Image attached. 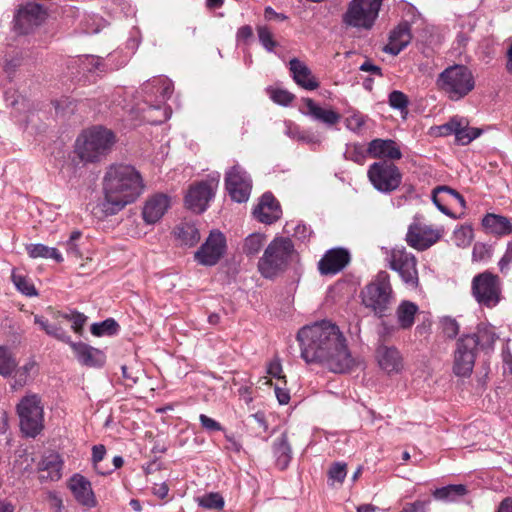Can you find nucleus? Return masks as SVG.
Segmentation results:
<instances>
[{
    "label": "nucleus",
    "instance_id": "nucleus-1",
    "mask_svg": "<svg viewBox=\"0 0 512 512\" xmlns=\"http://www.w3.org/2000/svg\"><path fill=\"white\" fill-rule=\"evenodd\" d=\"M301 358L307 364H319L333 373L349 372L355 365L340 328L322 320L302 327L297 333Z\"/></svg>",
    "mask_w": 512,
    "mask_h": 512
},
{
    "label": "nucleus",
    "instance_id": "nucleus-2",
    "mask_svg": "<svg viewBox=\"0 0 512 512\" xmlns=\"http://www.w3.org/2000/svg\"><path fill=\"white\" fill-rule=\"evenodd\" d=\"M143 190V179L133 166H110L103 179V211L107 215L116 214L126 205L133 203Z\"/></svg>",
    "mask_w": 512,
    "mask_h": 512
},
{
    "label": "nucleus",
    "instance_id": "nucleus-3",
    "mask_svg": "<svg viewBox=\"0 0 512 512\" xmlns=\"http://www.w3.org/2000/svg\"><path fill=\"white\" fill-rule=\"evenodd\" d=\"M361 302L365 308L382 318L387 315L395 301L388 272L379 271L360 292Z\"/></svg>",
    "mask_w": 512,
    "mask_h": 512
},
{
    "label": "nucleus",
    "instance_id": "nucleus-4",
    "mask_svg": "<svg viewBox=\"0 0 512 512\" xmlns=\"http://www.w3.org/2000/svg\"><path fill=\"white\" fill-rule=\"evenodd\" d=\"M115 142L116 136L111 130L95 126L77 138L75 152L82 161L97 162L111 151Z\"/></svg>",
    "mask_w": 512,
    "mask_h": 512
},
{
    "label": "nucleus",
    "instance_id": "nucleus-5",
    "mask_svg": "<svg viewBox=\"0 0 512 512\" xmlns=\"http://www.w3.org/2000/svg\"><path fill=\"white\" fill-rule=\"evenodd\" d=\"M294 253V244L289 237H275L258 261L259 273L267 279L276 277L287 269Z\"/></svg>",
    "mask_w": 512,
    "mask_h": 512
},
{
    "label": "nucleus",
    "instance_id": "nucleus-6",
    "mask_svg": "<svg viewBox=\"0 0 512 512\" xmlns=\"http://www.w3.org/2000/svg\"><path fill=\"white\" fill-rule=\"evenodd\" d=\"M47 312L55 321L53 324L49 323L48 319L41 315H34V323L39 325L40 329L43 330L47 335L61 341L63 343L70 342V336L67 331L63 328V321H70L71 329L79 336H82L84 332V326L87 321V316L76 310H72L70 313H64L59 310H55L51 306L47 308Z\"/></svg>",
    "mask_w": 512,
    "mask_h": 512
},
{
    "label": "nucleus",
    "instance_id": "nucleus-7",
    "mask_svg": "<svg viewBox=\"0 0 512 512\" xmlns=\"http://www.w3.org/2000/svg\"><path fill=\"white\" fill-rule=\"evenodd\" d=\"M441 91L453 101L468 95L475 87V79L471 70L464 65H453L442 71L437 79Z\"/></svg>",
    "mask_w": 512,
    "mask_h": 512
},
{
    "label": "nucleus",
    "instance_id": "nucleus-8",
    "mask_svg": "<svg viewBox=\"0 0 512 512\" xmlns=\"http://www.w3.org/2000/svg\"><path fill=\"white\" fill-rule=\"evenodd\" d=\"M383 0H351L342 15L347 27L370 30L378 16Z\"/></svg>",
    "mask_w": 512,
    "mask_h": 512
},
{
    "label": "nucleus",
    "instance_id": "nucleus-9",
    "mask_svg": "<svg viewBox=\"0 0 512 512\" xmlns=\"http://www.w3.org/2000/svg\"><path fill=\"white\" fill-rule=\"evenodd\" d=\"M20 429L27 437L35 438L44 428V410L37 394L24 396L17 407Z\"/></svg>",
    "mask_w": 512,
    "mask_h": 512
},
{
    "label": "nucleus",
    "instance_id": "nucleus-10",
    "mask_svg": "<svg viewBox=\"0 0 512 512\" xmlns=\"http://www.w3.org/2000/svg\"><path fill=\"white\" fill-rule=\"evenodd\" d=\"M471 294L479 305L494 308L502 299L500 277L490 271L475 275L471 282Z\"/></svg>",
    "mask_w": 512,
    "mask_h": 512
},
{
    "label": "nucleus",
    "instance_id": "nucleus-11",
    "mask_svg": "<svg viewBox=\"0 0 512 512\" xmlns=\"http://www.w3.org/2000/svg\"><path fill=\"white\" fill-rule=\"evenodd\" d=\"M386 261L388 267L395 271L403 284L412 290H416L419 285V274L417 269V258L404 247L393 248L387 254Z\"/></svg>",
    "mask_w": 512,
    "mask_h": 512
},
{
    "label": "nucleus",
    "instance_id": "nucleus-12",
    "mask_svg": "<svg viewBox=\"0 0 512 512\" xmlns=\"http://www.w3.org/2000/svg\"><path fill=\"white\" fill-rule=\"evenodd\" d=\"M367 176L373 187L381 193H391L399 188L402 182L400 169L387 160L371 164Z\"/></svg>",
    "mask_w": 512,
    "mask_h": 512
},
{
    "label": "nucleus",
    "instance_id": "nucleus-13",
    "mask_svg": "<svg viewBox=\"0 0 512 512\" xmlns=\"http://www.w3.org/2000/svg\"><path fill=\"white\" fill-rule=\"evenodd\" d=\"M475 340L466 334L456 341L453 356V372L458 377H469L475 365L478 348Z\"/></svg>",
    "mask_w": 512,
    "mask_h": 512
},
{
    "label": "nucleus",
    "instance_id": "nucleus-14",
    "mask_svg": "<svg viewBox=\"0 0 512 512\" xmlns=\"http://www.w3.org/2000/svg\"><path fill=\"white\" fill-rule=\"evenodd\" d=\"M226 238L220 231H212L195 253V260L204 266H214L224 256Z\"/></svg>",
    "mask_w": 512,
    "mask_h": 512
},
{
    "label": "nucleus",
    "instance_id": "nucleus-15",
    "mask_svg": "<svg viewBox=\"0 0 512 512\" xmlns=\"http://www.w3.org/2000/svg\"><path fill=\"white\" fill-rule=\"evenodd\" d=\"M47 17V12L42 5L35 2H27L19 6L14 16V27L21 34H27L35 27L41 25Z\"/></svg>",
    "mask_w": 512,
    "mask_h": 512
},
{
    "label": "nucleus",
    "instance_id": "nucleus-16",
    "mask_svg": "<svg viewBox=\"0 0 512 512\" xmlns=\"http://www.w3.org/2000/svg\"><path fill=\"white\" fill-rule=\"evenodd\" d=\"M218 182L214 180L200 181L190 186L186 196V207L195 213L204 212L209 201L214 197Z\"/></svg>",
    "mask_w": 512,
    "mask_h": 512
},
{
    "label": "nucleus",
    "instance_id": "nucleus-17",
    "mask_svg": "<svg viewBox=\"0 0 512 512\" xmlns=\"http://www.w3.org/2000/svg\"><path fill=\"white\" fill-rule=\"evenodd\" d=\"M226 189L231 198L239 203L248 200L251 190V180L239 166L232 167L225 176Z\"/></svg>",
    "mask_w": 512,
    "mask_h": 512
},
{
    "label": "nucleus",
    "instance_id": "nucleus-18",
    "mask_svg": "<svg viewBox=\"0 0 512 512\" xmlns=\"http://www.w3.org/2000/svg\"><path fill=\"white\" fill-rule=\"evenodd\" d=\"M441 237V232L431 226L413 223L406 234L407 244L419 251H423L435 244Z\"/></svg>",
    "mask_w": 512,
    "mask_h": 512
},
{
    "label": "nucleus",
    "instance_id": "nucleus-19",
    "mask_svg": "<svg viewBox=\"0 0 512 512\" xmlns=\"http://www.w3.org/2000/svg\"><path fill=\"white\" fill-rule=\"evenodd\" d=\"M350 261V255L343 248L328 250L318 262V270L322 275H334L343 270Z\"/></svg>",
    "mask_w": 512,
    "mask_h": 512
},
{
    "label": "nucleus",
    "instance_id": "nucleus-20",
    "mask_svg": "<svg viewBox=\"0 0 512 512\" xmlns=\"http://www.w3.org/2000/svg\"><path fill=\"white\" fill-rule=\"evenodd\" d=\"M68 487L79 504L88 508L97 505L91 482L84 476L74 474L68 481Z\"/></svg>",
    "mask_w": 512,
    "mask_h": 512
},
{
    "label": "nucleus",
    "instance_id": "nucleus-21",
    "mask_svg": "<svg viewBox=\"0 0 512 512\" xmlns=\"http://www.w3.org/2000/svg\"><path fill=\"white\" fill-rule=\"evenodd\" d=\"M366 152L372 158H378L390 162L402 158V152L399 146L392 139H373L368 143Z\"/></svg>",
    "mask_w": 512,
    "mask_h": 512
},
{
    "label": "nucleus",
    "instance_id": "nucleus-22",
    "mask_svg": "<svg viewBox=\"0 0 512 512\" xmlns=\"http://www.w3.org/2000/svg\"><path fill=\"white\" fill-rule=\"evenodd\" d=\"M376 358L382 370L391 374L403 369V358L395 346L380 344L376 349Z\"/></svg>",
    "mask_w": 512,
    "mask_h": 512
},
{
    "label": "nucleus",
    "instance_id": "nucleus-23",
    "mask_svg": "<svg viewBox=\"0 0 512 512\" xmlns=\"http://www.w3.org/2000/svg\"><path fill=\"white\" fill-rule=\"evenodd\" d=\"M173 91L172 83L168 79L154 78L142 86L144 101L164 105L166 99L170 97Z\"/></svg>",
    "mask_w": 512,
    "mask_h": 512
},
{
    "label": "nucleus",
    "instance_id": "nucleus-24",
    "mask_svg": "<svg viewBox=\"0 0 512 512\" xmlns=\"http://www.w3.org/2000/svg\"><path fill=\"white\" fill-rule=\"evenodd\" d=\"M65 343L71 347L77 360L82 365L96 367L104 364L105 355L101 350L83 342H73L71 339L70 342Z\"/></svg>",
    "mask_w": 512,
    "mask_h": 512
},
{
    "label": "nucleus",
    "instance_id": "nucleus-25",
    "mask_svg": "<svg viewBox=\"0 0 512 512\" xmlns=\"http://www.w3.org/2000/svg\"><path fill=\"white\" fill-rule=\"evenodd\" d=\"M450 200L457 201L463 208L465 207L464 197L455 189L449 186H437L432 190V201L436 207L445 215L455 218L454 214L448 208Z\"/></svg>",
    "mask_w": 512,
    "mask_h": 512
},
{
    "label": "nucleus",
    "instance_id": "nucleus-26",
    "mask_svg": "<svg viewBox=\"0 0 512 512\" xmlns=\"http://www.w3.org/2000/svg\"><path fill=\"white\" fill-rule=\"evenodd\" d=\"M254 216L262 223L271 224L281 216L279 202L271 193L262 195L260 202L254 209Z\"/></svg>",
    "mask_w": 512,
    "mask_h": 512
},
{
    "label": "nucleus",
    "instance_id": "nucleus-27",
    "mask_svg": "<svg viewBox=\"0 0 512 512\" xmlns=\"http://www.w3.org/2000/svg\"><path fill=\"white\" fill-rule=\"evenodd\" d=\"M481 224L486 233L497 238L512 234V221L504 215L487 213L482 218Z\"/></svg>",
    "mask_w": 512,
    "mask_h": 512
},
{
    "label": "nucleus",
    "instance_id": "nucleus-28",
    "mask_svg": "<svg viewBox=\"0 0 512 512\" xmlns=\"http://www.w3.org/2000/svg\"><path fill=\"white\" fill-rule=\"evenodd\" d=\"M289 66L293 80L297 85L310 91L319 87V82L304 62L297 58H293L290 60Z\"/></svg>",
    "mask_w": 512,
    "mask_h": 512
},
{
    "label": "nucleus",
    "instance_id": "nucleus-29",
    "mask_svg": "<svg viewBox=\"0 0 512 512\" xmlns=\"http://www.w3.org/2000/svg\"><path fill=\"white\" fill-rule=\"evenodd\" d=\"M302 101L306 108V110L302 112L316 121L324 123L327 126H334L341 120V115L338 112L321 107L311 98H303Z\"/></svg>",
    "mask_w": 512,
    "mask_h": 512
},
{
    "label": "nucleus",
    "instance_id": "nucleus-30",
    "mask_svg": "<svg viewBox=\"0 0 512 512\" xmlns=\"http://www.w3.org/2000/svg\"><path fill=\"white\" fill-rule=\"evenodd\" d=\"M169 207V198L164 194H155L150 197L142 210V216L147 224L159 221Z\"/></svg>",
    "mask_w": 512,
    "mask_h": 512
},
{
    "label": "nucleus",
    "instance_id": "nucleus-31",
    "mask_svg": "<svg viewBox=\"0 0 512 512\" xmlns=\"http://www.w3.org/2000/svg\"><path fill=\"white\" fill-rule=\"evenodd\" d=\"M272 455L274 464L279 470L283 471L288 468L293 458V452L286 432L273 441Z\"/></svg>",
    "mask_w": 512,
    "mask_h": 512
},
{
    "label": "nucleus",
    "instance_id": "nucleus-32",
    "mask_svg": "<svg viewBox=\"0 0 512 512\" xmlns=\"http://www.w3.org/2000/svg\"><path fill=\"white\" fill-rule=\"evenodd\" d=\"M411 39L410 24L402 22L391 31L389 43L384 50L389 54L398 55L411 42Z\"/></svg>",
    "mask_w": 512,
    "mask_h": 512
},
{
    "label": "nucleus",
    "instance_id": "nucleus-33",
    "mask_svg": "<svg viewBox=\"0 0 512 512\" xmlns=\"http://www.w3.org/2000/svg\"><path fill=\"white\" fill-rule=\"evenodd\" d=\"M63 460L58 453H50L39 463L40 480L58 481L62 477Z\"/></svg>",
    "mask_w": 512,
    "mask_h": 512
},
{
    "label": "nucleus",
    "instance_id": "nucleus-34",
    "mask_svg": "<svg viewBox=\"0 0 512 512\" xmlns=\"http://www.w3.org/2000/svg\"><path fill=\"white\" fill-rule=\"evenodd\" d=\"M13 372L14 375L10 387L16 391L27 385L37 374L38 364L34 359H29L19 368H15Z\"/></svg>",
    "mask_w": 512,
    "mask_h": 512
},
{
    "label": "nucleus",
    "instance_id": "nucleus-35",
    "mask_svg": "<svg viewBox=\"0 0 512 512\" xmlns=\"http://www.w3.org/2000/svg\"><path fill=\"white\" fill-rule=\"evenodd\" d=\"M466 335L474 338L478 350L492 349L498 339L495 328L487 323L478 324L474 333Z\"/></svg>",
    "mask_w": 512,
    "mask_h": 512
},
{
    "label": "nucleus",
    "instance_id": "nucleus-36",
    "mask_svg": "<svg viewBox=\"0 0 512 512\" xmlns=\"http://www.w3.org/2000/svg\"><path fill=\"white\" fill-rule=\"evenodd\" d=\"M137 111L141 112L140 120L149 124H160L168 119L163 105L153 103V101H144V106L138 107Z\"/></svg>",
    "mask_w": 512,
    "mask_h": 512
},
{
    "label": "nucleus",
    "instance_id": "nucleus-37",
    "mask_svg": "<svg viewBox=\"0 0 512 512\" xmlns=\"http://www.w3.org/2000/svg\"><path fill=\"white\" fill-rule=\"evenodd\" d=\"M418 310L419 308L414 302L408 300L402 301L396 310L399 327L404 330L410 329L414 325Z\"/></svg>",
    "mask_w": 512,
    "mask_h": 512
},
{
    "label": "nucleus",
    "instance_id": "nucleus-38",
    "mask_svg": "<svg viewBox=\"0 0 512 512\" xmlns=\"http://www.w3.org/2000/svg\"><path fill=\"white\" fill-rule=\"evenodd\" d=\"M26 250L31 258H51L58 263L63 261V257L58 249L44 244H30L26 247Z\"/></svg>",
    "mask_w": 512,
    "mask_h": 512
},
{
    "label": "nucleus",
    "instance_id": "nucleus-39",
    "mask_svg": "<svg viewBox=\"0 0 512 512\" xmlns=\"http://www.w3.org/2000/svg\"><path fill=\"white\" fill-rule=\"evenodd\" d=\"M177 236L187 246L195 245L200 239L199 230L191 223H181L177 226Z\"/></svg>",
    "mask_w": 512,
    "mask_h": 512
},
{
    "label": "nucleus",
    "instance_id": "nucleus-40",
    "mask_svg": "<svg viewBox=\"0 0 512 512\" xmlns=\"http://www.w3.org/2000/svg\"><path fill=\"white\" fill-rule=\"evenodd\" d=\"M265 240V235L261 233H252L248 235L244 240L243 253L250 258L258 255L264 246Z\"/></svg>",
    "mask_w": 512,
    "mask_h": 512
},
{
    "label": "nucleus",
    "instance_id": "nucleus-41",
    "mask_svg": "<svg viewBox=\"0 0 512 512\" xmlns=\"http://www.w3.org/2000/svg\"><path fill=\"white\" fill-rule=\"evenodd\" d=\"M480 133V129L469 127L468 121L464 118H461L460 127L457 128L455 133V139L459 144L467 145L476 139Z\"/></svg>",
    "mask_w": 512,
    "mask_h": 512
},
{
    "label": "nucleus",
    "instance_id": "nucleus-42",
    "mask_svg": "<svg viewBox=\"0 0 512 512\" xmlns=\"http://www.w3.org/2000/svg\"><path fill=\"white\" fill-rule=\"evenodd\" d=\"M16 367L17 361L12 351L5 346H0V375L11 376Z\"/></svg>",
    "mask_w": 512,
    "mask_h": 512
},
{
    "label": "nucleus",
    "instance_id": "nucleus-43",
    "mask_svg": "<svg viewBox=\"0 0 512 512\" xmlns=\"http://www.w3.org/2000/svg\"><path fill=\"white\" fill-rule=\"evenodd\" d=\"M11 280L17 290L26 296H36L37 291L31 280L24 274L18 273L16 270L12 271Z\"/></svg>",
    "mask_w": 512,
    "mask_h": 512
},
{
    "label": "nucleus",
    "instance_id": "nucleus-44",
    "mask_svg": "<svg viewBox=\"0 0 512 512\" xmlns=\"http://www.w3.org/2000/svg\"><path fill=\"white\" fill-rule=\"evenodd\" d=\"M118 328V323L114 319L108 318L100 323H93L91 325V333L97 337L113 335L118 331Z\"/></svg>",
    "mask_w": 512,
    "mask_h": 512
},
{
    "label": "nucleus",
    "instance_id": "nucleus-45",
    "mask_svg": "<svg viewBox=\"0 0 512 512\" xmlns=\"http://www.w3.org/2000/svg\"><path fill=\"white\" fill-rule=\"evenodd\" d=\"M257 34L259 42L268 52L274 51V49L278 46V43L274 39V35L268 26H257Z\"/></svg>",
    "mask_w": 512,
    "mask_h": 512
},
{
    "label": "nucleus",
    "instance_id": "nucleus-46",
    "mask_svg": "<svg viewBox=\"0 0 512 512\" xmlns=\"http://www.w3.org/2000/svg\"><path fill=\"white\" fill-rule=\"evenodd\" d=\"M199 506L205 509L221 510L224 507V499L218 493H208L197 499Z\"/></svg>",
    "mask_w": 512,
    "mask_h": 512
},
{
    "label": "nucleus",
    "instance_id": "nucleus-47",
    "mask_svg": "<svg viewBox=\"0 0 512 512\" xmlns=\"http://www.w3.org/2000/svg\"><path fill=\"white\" fill-rule=\"evenodd\" d=\"M81 238L82 233L80 231L76 230L71 233L69 239L65 243L66 251L69 256L76 259L82 258L83 254L81 251V245L79 244Z\"/></svg>",
    "mask_w": 512,
    "mask_h": 512
},
{
    "label": "nucleus",
    "instance_id": "nucleus-48",
    "mask_svg": "<svg viewBox=\"0 0 512 512\" xmlns=\"http://www.w3.org/2000/svg\"><path fill=\"white\" fill-rule=\"evenodd\" d=\"M388 103L392 108L403 111L407 109L409 99L403 92L394 90L388 96Z\"/></svg>",
    "mask_w": 512,
    "mask_h": 512
},
{
    "label": "nucleus",
    "instance_id": "nucleus-49",
    "mask_svg": "<svg viewBox=\"0 0 512 512\" xmlns=\"http://www.w3.org/2000/svg\"><path fill=\"white\" fill-rule=\"evenodd\" d=\"M105 455H106V448L104 445L99 444V445L93 446V448H92L93 465H94L95 470L101 475H106V474H109L112 472V470H102L100 467V463L104 459Z\"/></svg>",
    "mask_w": 512,
    "mask_h": 512
},
{
    "label": "nucleus",
    "instance_id": "nucleus-50",
    "mask_svg": "<svg viewBox=\"0 0 512 512\" xmlns=\"http://www.w3.org/2000/svg\"><path fill=\"white\" fill-rule=\"evenodd\" d=\"M271 99L280 105H289L294 100V95L287 90L274 89L270 94Z\"/></svg>",
    "mask_w": 512,
    "mask_h": 512
},
{
    "label": "nucleus",
    "instance_id": "nucleus-51",
    "mask_svg": "<svg viewBox=\"0 0 512 512\" xmlns=\"http://www.w3.org/2000/svg\"><path fill=\"white\" fill-rule=\"evenodd\" d=\"M442 329H443V333L448 338L452 339L458 335L460 327L455 319H453L451 317H445L442 320Z\"/></svg>",
    "mask_w": 512,
    "mask_h": 512
},
{
    "label": "nucleus",
    "instance_id": "nucleus-52",
    "mask_svg": "<svg viewBox=\"0 0 512 512\" xmlns=\"http://www.w3.org/2000/svg\"><path fill=\"white\" fill-rule=\"evenodd\" d=\"M329 478L337 481V482H343L346 475H347V468L346 464L343 463H334L329 471H328Z\"/></svg>",
    "mask_w": 512,
    "mask_h": 512
},
{
    "label": "nucleus",
    "instance_id": "nucleus-53",
    "mask_svg": "<svg viewBox=\"0 0 512 512\" xmlns=\"http://www.w3.org/2000/svg\"><path fill=\"white\" fill-rule=\"evenodd\" d=\"M454 236L458 245H468L472 240L473 230L470 227L462 226L454 232Z\"/></svg>",
    "mask_w": 512,
    "mask_h": 512
},
{
    "label": "nucleus",
    "instance_id": "nucleus-54",
    "mask_svg": "<svg viewBox=\"0 0 512 512\" xmlns=\"http://www.w3.org/2000/svg\"><path fill=\"white\" fill-rule=\"evenodd\" d=\"M199 421L201 423L202 428L208 432L223 430L222 425L218 421L205 414L199 415Z\"/></svg>",
    "mask_w": 512,
    "mask_h": 512
},
{
    "label": "nucleus",
    "instance_id": "nucleus-55",
    "mask_svg": "<svg viewBox=\"0 0 512 512\" xmlns=\"http://www.w3.org/2000/svg\"><path fill=\"white\" fill-rule=\"evenodd\" d=\"M461 118L453 117L447 123L438 127L439 134L441 136H448L456 133L458 127H460Z\"/></svg>",
    "mask_w": 512,
    "mask_h": 512
},
{
    "label": "nucleus",
    "instance_id": "nucleus-56",
    "mask_svg": "<svg viewBox=\"0 0 512 512\" xmlns=\"http://www.w3.org/2000/svg\"><path fill=\"white\" fill-rule=\"evenodd\" d=\"M490 247L484 243H476L473 247V259L476 261H482L490 257Z\"/></svg>",
    "mask_w": 512,
    "mask_h": 512
},
{
    "label": "nucleus",
    "instance_id": "nucleus-57",
    "mask_svg": "<svg viewBox=\"0 0 512 512\" xmlns=\"http://www.w3.org/2000/svg\"><path fill=\"white\" fill-rule=\"evenodd\" d=\"M122 377L126 381L127 386H133L138 381V370H134L131 367L123 365L121 367Z\"/></svg>",
    "mask_w": 512,
    "mask_h": 512
},
{
    "label": "nucleus",
    "instance_id": "nucleus-58",
    "mask_svg": "<svg viewBox=\"0 0 512 512\" xmlns=\"http://www.w3.org/2000/svg\"><path fill=\"white\" fill-rule=\"evenodd\" d=\"M268 374L277 379H283L286 383L285 375L282 374V365L278 358H275L269 363Z\"/></svg>",
    "mask_w": 512,
    "mask_h": 512
},
{
    "label": "nucleus",
    "instance_id": "nucleus-59",
    "mask_svg": "<svg viewBox=\"0 0 512 512\" xmlns=\"http://www.w3.org/2000/svg\"><path fill=\"white\" fill-rule=\"evenodd\" d=\"M512 263V240L507 243L506 251L499 261V268L501 272Z\"/></svg>",
    "mask_w": 512,
    "mask_h": 512
},
{
    "label": "nucleus",
    "instance_id": "nucleus-60",
    "mask_svg": "<svg viewBox=\"0 0 512 512\" xmlns=\"http://www.w3.org/2000/svg\"><path fill=\"white\" fill-rule=\"evenodd\" d=\"M84 64L89 72L101 70L103 66L101 58L96 56H87L84 60Z\"/></svg>",
    "mask_w": 512,
    "mask_h": 512
},
{
    "label": "nucleus",
    "instance_id": "nucleus-61",
    "mask_svg": "<svg viewBox=\"0 0 512 512\" xmlns=\"http://www.w3.org/2000/svg\"><path fill=\"white\" fill-rule=\"evenodd\" d=\"M249 418L257 424V427L261 432H266L268 430V424L264 412L258 411L250 415Z\"/></svg>",
    "mask_w": 512,
    "mask_h": 512
},
{
    "label": "nucleus",
    "instance_id": "nucleus-62",
    "mask_svg": "<svg viewBox=\"0 0 512 512\" xmlns=\"http://www.w3.org/2000/svg\"><path fill=\"white\" fill-rule=\"evenodd\" d=\"M363 72H369L371 74L377 75V76H383L382 69L374 65L371 61L366 60L359 68Z\"/></svg>",
    "mask_w": 512,
    "mask_h": 512
},
{
    "label": "nucleus",
    "instance_id": "nucleus-63",
    "mask_svg": "<svg viewBox=\"0 0 512 512\" xmlns=\"http://www.w3.org/2000/svg\"><path fill=\"white\" fill-rule=\"evenodd\" d=\"M275 394H276L278 402L281 405L288 404V402L290 401L289 391L285 388H282V387H279L276 385L275 386Z\"/></svg>",
    "mask_w": 512,
    "mask_h": 512
},
{
    "label": "nucleus",
    "instance_id": "nucleus-64",
    "mask_svg": "<svg viewBox=\"0 0 512 512\" xmlns=\"http://www.w3.org/2000/svg\"><path fill=\"white\" fill-rule=\"evenodd\" d=\"M47 498L50 506L54 508L57 512H61V509L63 508L62 499L54 492H49Z\"/></svg>",
    "mask_w": 512,
    "mask_h": 512
}]
</instances>
